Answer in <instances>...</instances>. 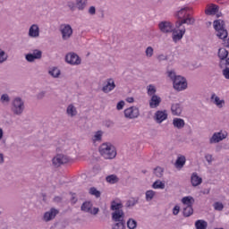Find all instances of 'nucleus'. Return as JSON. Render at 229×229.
<instances>
[{
	"label": "nucleus",
	"instance_id": "46",
	"mask_svg": "<svg viewBox=\"0 0 229 229\" xmlns=\"http://www.w3.org/2000/svg\"><path fill=\"white\" fill-rule=\"evenodd\" d=\"M223 75L226 80H229V67H226L223 70Z\"/></svg>",
	"mask_w": 229,
	"mask_h": 229
},
{
	"label": "nucleus",
	"instance_id": "1",
	"mask_svg": "<svg viewBox=\"0 0 229 229\" xmlns=\"http://www.w3.org/2000/svg\"><path fill=\"white\" fill-rule=\"evenodd\" d=\"M159 29L162 32L164 33H169V32H173V40L174 42H177L179 40H181L183 37V35L186 32V29L185 27L182 28H176L173 30V25L171 22L169 21H162L159 23Z\"/></svg>",
	"mask_w": 229,
	"mask_h": 229
},
{
	"label": "nucleus",
	"instance_id": "2",
	"mask_svg": "<svg viewBox=\"0 0 229 229\" xmlns=\"http://www.w3.org/2000/svg\"><path fill=\"white\" fill-rule=\"evenodd\" d=\"M190 7H182L177 12L176 16L178 18V21H176L175 22L176 29H180L183 24L192 25L194 23V18L190 17Z\"/></svg>",
	"mask_w": 229,
	"mask_h": 229
},
{
	"label": "nucleus",
	"instance_id": "42",
	"mask_svg": "<svg viewBox=\"0 0 229 229\" xmlns=\"http://www.w3.org/2000/svg\"><path fill=\"white\" fill-rule=\"evenodd\" d=\"M102 138V132L101 131H98V132H96L94 138H93V141L96 142V141H98L100 140Z\"/></svg>",
	"mask_w": 229,
	"mask_h": 229
},
{
	"label": "nucleus",
	"instance_id": "30",
	"mask_svg": "<svg viewBox=\"0 0 229 229\" xmlns=\"http://www.w3.org/2000/svg\"><path fill=\"white\" fill-rule=\"evenodd\" d=\"M67 114L71 116L76 115V108L72 105H69V106L67 107Z\"/></svg>",
	"mask_w": 229,
	"mask_h": 229
},
{
	"label": "nucleus",
	"instance_id": "59",
	"mask_svg": "<svg viewBox=\"0 0 229 229\" xmlns=\"http://www.w3.org/2000/svg\"><path fill=\"white\" fill-rule=\"evenodd\" d=\"M1 161L3 162V156H2V157H1Z\"/></svg>",
	"mask_w": 229,
	"mask_h": 229
},
{
	"label": "nucleus",
	"instance_id": "9",
	"mask_svg": "<svg viewBox=\"0 0 229 229\" xmlns=\"http://www.w3.org/2000/svg\"><path fill=\"white\" fill-rule=\"evenodd\" d=\"M65 60L72 65H78L81 64V58L75 53H69L65 56Z\"/></svg>",
	"mask_w": 229,
	"mask_h": 229
},
{
	"label": "nucleus",
	"instance_id": "54",
	"mask_svg": "<svg viewBox=\"0 0 229 229\" xmlns=\"http://www.w3.org/2000/svg\"><path fill=\"white\" fill-rule=\"evenodd\" d=\"M165 56L164 55H158V60L161 61V60H165Z\"/></svg>",
	"mask_w": 229,
	"mask_h": 229
},
{
	"label": "nucleus",
	"instance_id": "60",
	"mask_svg": "<svg viewBox=\"0 0 229 229\" xmlns=\"http://www.w3.org/2000/svg\"><path fill=\"white\" fill-rule=\"evenodd\" d=\"M216 229H223V228H216Z\"/></svg>",
	"mask_w": 229,
	"mask_h": 229
},
{
	"label": "nucleus",
	"instance_id": "50",
	"mask_svg": "<svg viewBox=\"0 0 229 229\" xmlns=\"http://www.w3.org/2000/svg\"><path fill=\"white\" fill-rule=\"evenodd\" d=\"M180 212V207L179 206H175L174 208L173 209V214L174 216H177Z\"/></svg>",
	"mask_w": 229,
	"mask_h": 229
},
{
	"label": "nucleus",
	"instance_id": "17",
	"mask_svg": "<svg viewBox=\"0 0 229 229\" xmlns=\"http://www.w3.org/2000/svg\"><path fill=\"white\" fill-rule=\"evenodd\" d=\"M112 218L114 222L125 223L124 222V214L122 210L115 211L113 213Z\"/></svg>",
	"mask_w": 229,
	"mask_h": 229
},
{
	"label": "nucleus",
	"instance_id": "43",
	"mask_svg": "<svg viewBox=\"0 0 229 229\" xmlns=\"http://www.w3.org/2000/svg\"><path fill=\"white\" fill-rule=\"evenodd\" d=\"M214 208L217 211H222L224 209V205L220 202H216L214 204Z\"/></svg>",
	"mask_w": 229,
	"mask_h": 229
},
{
	"label": "nucleus",
	"instance_id": "45",
	"mask_svg": "<svg viewBox=\"0 0 229 229\" xmlns=\"http://www.w3.org/2000/svg\"><path fill=\"white\" fill-rule=\"evenodd\" d=\"M138 203V200H136L135 199H131L130 200H128L127 202V206L128 207H133Z\"/></svg>",
	"mask_w": 229,
	"mask_h": 229
},
{
	"label": "nucleus",
	"instance_id": "38",
	"mask_svg": "<svg viewBox=\"0 0 229 229\" xmlns=\"http://www.w3.org/2000/svg\"><path fill=\"white\" fill-rule=\"evenodd\" d=\"M123 205L121 203H116L115 201L112 202L111 209L118 211L122 208Z\"/></svg>",
	"mask_w": 229,
	"mask_h": 229
},
{
	"label": "nucleus",
	"instance_id": "16",
	"mask_svg": "<svg viewBox=\"0 0 229 229\" xmlns=\"http://www.w3.org/2000/svg\"><path fill=\"white\" fill-rule=\"evenodd\" d=\"M29 36L32 38H37L39 36V28L37 24H32L29 29Z\"/></svg>",
	"mask_w": 229,
	"mask_h": 229
},
{
	"label": "nucleus",
	"instance_id": "12",
	"mask_svg": "<svg viewBox=\"0 0 229 229\" xmlns=\"http://www.w3.org/2000/svg\"><path fill=\"white\" fill-rule=\"evenodd\" d=\"M81 210L91 215H97L98 213V208H92V204L90 202H85L81 206Z\"/></svg>",
	"mask_w": 229,
	"mask_h": 229
},
{
	"label": "nucleus",
	"instance_id": "47",
	"mask_svg": "<svg viewBox=\"0 0 229 229\" xmlns=\"http://www.w3.org/2000/svg\"><path fill=\"white\" fill-rule=\"evenodd\" d=\"M1 100L3 102H9L10 101V97H8V94H3L1 96Z\"/></svg>",
	"mask_w": 229,
	"mask_h": 229
},
{
	"label": "nucleus",
	"instance_id": "29",
	"mask_svg": "<svg viewBox=\"0 0 229 229\" xmlns=\"http://www.w3.org/2000/svg\"><path fill=\"white\" fill-rule=\"evenodd\" d=\"M193 214V208L192 206H188L183 208V216L186 217H189Z\"/></svg>",
	"mask_w": 229,
	"mask_h": 229
},
{
	"label": "nucleus",
	"instance_id": "58",
	"mask_svg": "<svg viewBox=\"0 0 229 229\" xmlns=\"http://www.w3.org/2000/svg\"><path fill=\"white\" fill-rule=\"evenodd\" d=\"M0 139H1V129H0Z\"/></svg>",
	"mask_w": 229,
	"mask_h": 229
},
{
	"label": "nucleus",
	"instance_id": "8",
	"mask_svg": "<svg viewBox=\"0 0 229 229\" xmlns=\"http://www.w3.org/2000/svg\"><path fill=\"white\" fill-rule=\"evenodd\" d=\"M60 30L64 40H67L72 35V29L69 24H62Z\"/></svg>",
	"mask_w": 229,
	"mask_h": 229
},
{
	"label": "nucleus",
	"instance_id": "5",
	"mask_svg": "<svg viewBox=\"0 0 229 229\" xmlns=\"http://www.w3.org/2000/svg\"><path fill=\"white\" fill-rule=\"evenodd\" d=\"M214 29L216 31V36L220 38L225 40L228 37V32L225 27V21L223 20H216L214 21Z\"/></svg>",
	"mask_w": 229,
	"mask_h": 229
},
{
	"label": "nucleus",
	"instance_id": "22",
	"mask_svg": "<svg viewBox=\"0 0 229 229\" xmlns=\"http://www.w3.org/2000/svg\"><path fill=\"white\" fill-rule=\"evenodd\" d=\"M57 214H58V211L54 209V208H52L49 212H47L44 215V220L46 222H48V221L54 219Z\"/></svg>",
	"mask_w": 229,
	"mask_h": 229
},
{
	"label": "nucleus",
	"instance_id": "48",
	"mask_svg": "<svg viewBox=\"0 0 229 229\" xmlns=\"http://www.w3.org/2000/svg\"><path fill=\"white\" fill-rule=\"evenodd\" d=\"M124 224L125 223H117L113 229H124Z\"/></svg>",
	"mask_w": 229,
	"mask_h": 229
},
{
	"label": "nucleus",
	"instance_id": "25",
	"mask_svg": "<svg viewBox=\"0 0 229 229\" xmlns=\"http://www.w3.org/2000/svg\"><path fill=\"white\" fill-rule=\"evenodd\" d=\"M173 124L174 127L178 128V129H182L184 127L185 123H184V120L182 118H174L173 121Z\"/></svg>",
	"mask_w": 229,
	"mask_h": 229
},
{
	"label": "nucleus",
	"instance_id": "15",
	"mask_svg": "<svg viewBox=\"0 0 229 229\" xmlns=\"http://www.w3.org/2000/svg\"><path fill=\"white\" fill-rule=\"evenodd\" d=\"M219 7L216 4H208L205 10L207 15H215L218 13Z\"/></svg>",
	"mask_w": 229,
	"mask_h": 229
},
{
	"label": "nucleus",
	"instance_id": "14",
	"mask_svg": "<svg viewBox=\"0 0 229 229\" xmlns=\"http://www.w3.org/2000/svg\"><path fill=\"white\" fill-rule=\"evenodd\" d=\"M41 51L40 50H34L32 54H27L26 55V60L28 62H33L35 59H40L41 58Z\"/></svg>",
	"mask_w": 229,
	"mask_h": 229
},
{
	"label": "nucleus",
	"instance_id": "51",
	"mask_svg": "<svg viewBox=\"0 0 229 229\" xmlns=\"http://www.w3.org/2000/svg\"><path fill=\"white\" fill-rule=\"evenodd\" d=\"M89 14L94 15L96 13L95 6H90L89 10Z\"/></svg>",
	"mask_w": 229,
	"mask_h": 229
},
{
	"label": "nucleus",
	"instance_id": "41",
	"mask_svg": "<svg viewBox=\"0 0 229 229\" xmlns=\"http://www.w3.org/2000/svg\"><path fill=\"white\" fill-rule=\"evenodd\" d=\"M153 54H154V49L152 48V47H148L146 49L147 57L148 58L152 57Z\"/></svg>",
	"mask_w": 229,
	"mask_h": 229
},
{
	"label": "nucleus",
	"instance_id": "11",
	"mask_svg": "<svg viewBox=\"0 0 229 229\" xmlns=\"http://www.w3.org/2000/svg\"><path fill=\"white\" fill-rule=\"evenodd\" d=\"M69 162V157L67 156H63L62 154H58L55 156V157L53 159V164L55 166H59L63 164H66Z\"/></svg>",
	"mask_w": 229,
	"mask_h": 229
},
{
	"label": "nucleus",
	"instance_id": "20",
	"mask_svg": "<svg viewBox=\"0 0 229 229\" xmlns=\"http://www.w3.org/2000/svg\"><path fill=\"white\" fill-rule=\"evenodd\" d=\"M160 103H161V98L157 95H153L149 101V106L150 108H157Z\"/></svg>",
	"mask_w": 229,
	"mask_h": 229
},
{
	"label": "nucleus",
	"instance_id": "19",
	"mask_svg": "<svg viewBox=\"0 0 229 229\" xmlns=\"http://www.w3.org/2000/svg\"><path fill=\"white\" fill-rule=\"evenodd\" d=\"M191 182L193 187H197L202 183V177H199L196 172H194L191 177Z\"/></svg>",
	"mask_w": 229,
	"mask_h": 229
},
{
	"label": "nucleus",
	"instance_id": "27",
	"mask_svg": "<svg viewBox=\"0 0 229 229\" xmlns=\"http://www.w3.org/2000/svg\"><path fill=\"white\" fill-rule=\"evenodd\" d=\"M229 55L228 50H226L225 48L222 47L219 49L218 51V56L221 60H225Z\"/></svg>",
	"mask_w": 229,
	"mask_h": 229
},
{
	"label": "nucleus",
	"instance_id": "3",
	"mask_svg": "<svg viewBox=\"0 0 229 229\" xmlns=\"http://www.w3.org/2000/svg\"><path fill=\"white\" fill-rule=\"evenodd\" d=\"M168 77L173 81L174 82V89L178 91H182L186 89L187 88V81L186 79L178 75H175V72L174 71L168 72Z\"/></svg>",
	"mask_w": 229,
	"mask_h": 229
},
{
	"label": "nucleus",
	"instance_id": "39",
	"mask_svg": "<svg viewBox=\"0 0 229 229\" xmlns=\"http://www.w3.org/2000/svg\"><path fill=\"white\" fill-rule=\"evenodd\" d=\"M163 168H160V166H157L154 170V174H156L157 177L160 178L163 175Z\"/></svg>",
	"mask_w": 229,
	"mask_h": 229
},
{
	"label": "nucleus",
	"instance_id": "34",
	"mask_svg": "<svg viewBox=\"0 0 229 229\" xmlns=\"http://www.w3.org/2000/svg\"><path fill=\"white\" fill-rule=\"evenodd\" d=\"M127 226L129 229H135L137 227V222L133 219H129Z\"/></svg>",
	"mask_w": 229,
	"mask_h": 229
},
{
	"label": "nucleus",
	"instance_id": "49",
	"mask_svg": "<svg viewBox=\"0 0 229 229\" xmlns=\"http://www.w3.org/2000/svg\"><path fill=\"white\" fill-rule=\"evenodd\" d=\"M1 63L6 61V59H8V55L4 53V51H1Z\"/></svg>",
	"mask_w": 229,
	"mask_h": 229
},
{
	"label": "nucleus",
	"instance_id": "28",
	"mask_svg": "<svg viewBox=\"0 0 229 229\" xmlns=\"http://www.w3.org/2000/svg\"><path fill=\"white\" fill-rule=\"evenodd\" d=\"M182 202L186 207H192L194 199L191 197H185L182 199Z\"/></svg>",
	"mask_w": 229,
	"mask_h": 229
},
{
	"label": "nucleus",
	"instance_id": "26",
	"mask_svg": "<svg viewBox=\"0 0 229 229\" xmlns=\"http://www.w3.org/2000/svg\"><path fill=\"white\" fill-rule=\"evenodd\" d=\"M195 227H196V229H207L208 223L204 220H198L195 223Z\"/></svg>",
	"mask_w": 229,
	"mask_h": 229
},
{
	"label": "nucleus",
	"instance_id": "37",
	"mask_svg": "<svg viewBox=\"0 0 229 229\" xmlns=\"http://www.w3.org/2000/svg\"><path fill=\"white\" fill-rule=\"evenodd\" d=\"M155 94H156V88H155V86L154 85H149L148 87V96H155Z\"/></svg>",
	"mask_w": 229,
	"mask_h": 229
},
{
	"label": "nucleus",
	"instance_id": "31",
	"mask_svg": "<svg viewBox=\"0 0 229 229\" xmlns=\"http://www.w3.org/2000/svg\"><path fill=\"white\" fill-rule=\"evenodd\" d=\"M165 182H162V181H155L153 183V188L154 189H165Z\"/></svg>",
	"mask_w": 229,
	"mask_h": 229
},
{
	"label": "nucleus",
	"instance_id": "55",
	"mask_svg": "<svg viewBox=\"0 0 229 229\" xmlns=\"http://www.w3.org/2000/svg\"><path fill=\"white\" fill-rule=\"evenodd\" d=\"M225 47H229V38L228 39L225 40Z\"/></svg>",
	"mask_w": 229,
	"mask_h": 229
},
{
	"label": "nucleus",
	"instance_id": "57",
	"mask_svg": "<svg viewBox=\"0 0 229 229\" xmlns=\"http://www.w3.org/2000/svg\"><path fill=\"white\" fill-rule=\"evenodd\" d=\"M1 137H3V131H1Z\"/></svg>",
	"mask_w": 229,
	"mask_h": 229
},
{
	"label": "nucleus",
	"instance_id": "53",
	"mask_svg": "<svg viewBox=\"0 0 229 229\" xmlns=\"http://www.w3.org/2000/svg\"><path fill=\"white\" fill-rule=\"evenodd\" d=\"M206 159L208 163H210L212 161V156L208 154V156H206Z\"/></svg>",
	"mask_w": 229,
	"mask_h": 229
},
{
	"label": "nucleus",
	"instance_id": "13",
	"mask_svg": "<svg viewBox=\"0 0 229 229\" xmlns=\"http://www.w3.org/2000/svg\"><path fill=\"white\" fill-rule=\"evenodd\" d=\"M115 88V84H114V81L113 79H107L106 80V84L104 85L103 89H102V91L104 93H109L111 92L112 90H114Z\"/></svg>",
	"mask_w": 229,
	"mask_h": 229
},
{
	"label": "nucleus",
	"instance_id": "18",
	"mask_svg": "<svg viewBox=\"0 0 229 229\" xmlns=\"http://www.w3.org/2000/svg\"><path fill=\"white\" fill-rule=\"evenodd\" d=\"M155 115H156V121L158 123H161L167 119V113L165 110V111L158 110L157 111Z\"/></svg>",
	"mask_w": 229,
	"mask_h": 229
},
{
	"label": "nucleus",
	"instance_id": "40",
	"mask_svg": "<svg viewBox=\"0 0 229 229\" xmlns=\"http://www.w3.org/2000/svg\"><path fill=\"white\" fill-rule=\"evenodd\" d=\"M89 193L91 195L95 196L96 198H99L100 197V191H98V190H97V188H90Z\"/></svg>",
	"mask_w": 229,
	"mask_h": 229
},
{
	"label": "nucleus",
	"instance_id": "6",
	"mask_svg": "<svg viewBox=\"0 0 229 229\" xmlns=\"http://www.w3.org/2000/svg\"><path fill=\"white\" fill-rule=\"evenodd\" d=\"M13 111L16 114H22V111H24V102L21 98H14L13 103Z\"/></svg>",
	"mask_w": 229,
	"mask_h": 229
},
{
	"label": "nucleus",
	"instance_id": "4",
	"mask_svg": "<svg viewBox=\"0 0 229 229\" xmlns=\"http://www.w3.org/2000/svg\"><path fill=\"white\" fill-rule=\"evenodd\" d=\"M99 153L106 159H113L116 156V150L111 143H103L99 147Z\"/></svg>",
	"mask_w": 229,
	"mask_h": 229
},
{
	"label": "nucleus",
	"instance_id": "33",
	"mask_svg": "<svg viewBox=\"0 0 229 229\" xmlns=\"http://www.w3.org/2000/svg\"><path fill=\"white\" fill-rule=\"evenodd\" d=\"M106 182L109 183H116L118 182V179L116 175H107Z\"/></svg>",
	"mask_w": 229,
	"mask_h": 229
},
{
	"label": "nucleus",
	"instance_id": "35",
	"mask_svg": "<svg viewBox=\"0 0 229 229\" xmlns=\"http://www.w3.org/2000/svg\"><path fill=\"white\" fill-rule=\"evenodd\" d=\"M87 4V0H79L77 2V7L79 10H83Z\"/></svg>",
	"mask_w": 229,
	"mask_h": 229
},
{
	"label": "nucleus",
	"instance_id": "52",
	"mask_svg": "<svg viewBox=\"0 0 229 229\" xmlns=\"http://www.w3.org/2000/svg\"><path fill=\"white\" fill-rule=\"evenodd\" d=\"M126 101H127L128 103H133L134 98H133L132 97H129V98H126Z\"/></svg>",
	"mask_w": 229,
	"mask_h": 229
},
{
	"label": "nucleus",
	"instance_id": "56",
	"mask_svg": "<svg viewBox=\"0 0 229 229\" xmlns=\"http://www.w3.org/2000/svg\"><path fill=\"white\" fill-rule=\"evenodd\" d=\"M54 200H55V202H59V201H61V198H60V197H55V198L54 199Z\"/></svg>",
	"mask_w": 229,
	"mask_h": 229
},
{
	"label": "nucleus",
	"instance_id": "24",
	"mask_svg": "<svg viewBox=\"0 0 229 229\" xmlns=\"http://www.w3.org/2000/svg\"><path fill=\"white\" fill-rule=\"evenodd\" d=\"M185 163H186L185 156H179L175 163V167L181 169L183 167Z\"/></svg>",
	"mask_w": 229,
	"mask_h": 229
},
{
	"label": "nucleus",
	"instance_id": "21",
	"mask_svg": "<svg viewBox=\"0 0 229 229\" xmlns=\"http://www.w3.org/2000/svg\"><path fill=\"white\" fill-rule=\"evenodd\" d=\"M171 111L174 115L180 116L182 111V106L179 103L173 104Z\"/></svg>",
	"mask_w": 229,
	"mask_h": 229
},
{
	"label": "nucleus",
	"instance_id": "32",
	"mask_svg": "<svg viewBox=\"0 0 229 229\" xmlns=\"http://www.w3.org/2000/svg\"><path fill=\"white\" fill-rule=\"evenodd\" d=\"M49 73L54 78H57L60 75V70L57 67H54L49 71Z\"/></svg>",
	"mask_w": 229,
	"mask_h": 229
},
{
	"label": "nucleus",
	"instance_id": "10",
	"mask_svg": "<svg viewBox=\"0 0 229 229\" xmlns=\"http://www.w3.org/2000/svg\"><path fill=\"white\" fill-rule=\"evenodd\" d=\"M227 135L228 134L225 131L224 132L223 131H221V132H215V134H213L212 138L210 139V143H218L226 139Z\"/></svg>",
	"mask_w": 229,
	"mask_h": 229
},
{
	"label": "nucleus",
	"instance_id": "44",
	"mask_svg": "<svg viewBox=\"0 0 229 229\" xmlns=\"http://www.w3.org/2000/svg\"><path fill=\"white\" fill-rule=\"evenodd\" d=\"M124 105H125V102L123 100L119 101L117 103L116 109L118 111L123 110V108L124 107Z\"/></svg>",
	"mask_w": 229,
	"mask_h": 229
},
{
	"label": "nucleus",
	"instance_id": "36",
	"mask_svg": "<svg viewBox=\"0 0 229 229\" xmlns=\"http://www.w3.org/2000/svg\"><path fill=\"white\" fill-rule=\"evenodd\" d=\"M155 196V191H153V190H148L147 192H146V199L148 201H150Z\"/></svg>",
	"mask_w": 229,
	"mask_h": 229
},
{
	"label": "nucleus",
	"instance_id": "7",
	"mask_svg": "<svg viewBox=\"0 0 229 229\" xmlns=\"http://www.w3.org/2000/svg\"><path fill=\"white\" fill-rule=\"evenodd\" d=\"M140 115V110L136 106H130L124 110V116L127 119H136Z\"/></svg>",
	"mask_w": 229,
	"mask_h": 229
},
{
	"label": "nucleus",
	"instance_id": "23",
	"mask_svg": "<svg viewBox=\"0 0 229 229\" xmlns=\"http://www.w3.org/2000/svg\"><path fill=\"white\" fill-rule=\"evenodd\" d=\"M211 99L214 100L215 105L217 106V107L222 108L225 105V100L220 99L218 96H216L215 93L212 94Z\"/></svg>",
	"mask_w": 229,
	"mask_h": 229
}]
</instances>
